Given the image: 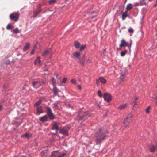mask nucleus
Here are the masks:
<instances>
[{
    "instance_id": "nucleus-1",
    "label": "nucleus",
    "mask_w": 157,
    "mask_h": 157,
    "mask_svg": "<svg viewBox=\"0 0 157 157\" xmlns=\"http://www.w3.org/2000/svg\"><path fill=\"white\" fill-rule=\"evenodd\" d=\"M105 127L104 126L101 127L98 129L97 132L94 134V138L97 144H100L107 137L105 134L106 131L105 130Z\"/></svg>"
},
{
    "instance_id": "nucleus-2",
    "label": "nucleus",
    "mask_w": 157,
    "mask_h": 157,
    "mask_svg": "<svg viewBox=\"0 0 157 157\" xmlns=\"http://www.w3.org/2000/svg\"><path fill=\"white\" fill-rule=\"evenodd\" d=\"M133 116L132 114L130 113L128 114L126 118L124 120V124L125 125V127H127L130 123L132 122Z\"/></svg>"
},
{
    "instance_id": "nucleus-3",
    "label": "nucleus",
    "mask_w": 157,
    "mask_h": 157,
    "mask_svg": "<svg viewBox=\"0 0 157 157\" xmlns=\"http://www.w3.org/2000/svg\"><path fill=\"white\" fill-rule=\"evenodd\" d=\"M70 127L68 125H66L63 127L59 130V133L65 136H67L69 135L68 131Z\"/></svg>"
},
{
    "instance_id": "nucleus-4",
    "label": "nucleus",
    "mask_w": 157,
    "mask_h": 157,
    "mask_svg": "<svg viewBox=\"0 0 157 157\" xmlns=\"http://www.w3.org/2000/svg\"><path fill=\"white\" fill-rule=\"evenodd\" d=\"M46 113L49 118L51 120H54L56 118L55 116L53 113L52 110L49 107H46Z\"/></svg>"
},
{
    "instance_id": "nucleus-5",
    "label": "nucleus",
    "mask_w": 157,
    "mask_h": 157,
    "mask_svg": "<svg viewBox=\"0 0 157 157\" xmlns=\"http://www.w3.org/2000/svg\"><path fill=\"white\" fill-rule=\"evenodd\" d=\"M132 43V41L131 40H130V42L128 44L124 39H122L121 41V44H120L119 47L121 48L123 47L127 46L129 48V51H130Z\"/></svg>"
},
{
    "instance_id": "nucleus-6",
    "label": "nucleus",
    "mask_w": 157,
    "mask_h": 157,
    "mask_svg": "<svg viewBox=\"0 0 157 157\" xmlns=\"http://www.w3.org/2000/svg\"><path fill=\"white\" fill-rule=\"evenodd\" d=\"M61 127V124L60 123L56 121L53 122L52 124V127L51 129L52 130H55L56 131H58L60 130V128Z\"/></svg>"
},
{
    "instance_id": "nucleus-7",
    "label": "nucleus",
    "mask_w": 157,
    "mask_h": 157,
    "mask_svg": "<svg viewBox=\"0 0 157 157\" xmlns=\"http://www.w3.org/2000/svg\"><path fill=\"white\" fill-rule=\"evenodd\" d=\"M19 15L18 13H13L10 15V18L11 21H13L14 22H16L18 20Z\"/></svg>"
},
{
    "instance_id": "nucleus-8",
    "label": "nucleus",
    "mask_w": 157,
    "mask_h": 157,
    "mask_svg": "<svg viewBox=\"0 0 157 157\" xmlns=\"http://www.w3.org/2000/svg\"><path fill=\"white\" fill-rule=\"evenodd\" d=\"M44 83V81L42 80L38 81H34L32 83V86L33 88L37 89Z\"/></svg>"
},
{
    "instance_id": "nucleus-9",
    "label": "nucleus",
    "mask_w": 157,
    "mask_h": 157,
    "mask_svg": "<svg viewBox=\"0 0 157 157\" xmlns=\"http://www.w3.org/2000/svg\"><path fill=\"white\" fill-rule=\"evenodd\" d=\"M103 97L104 100L107 102H110L112 100V96L110 94L105 93L104 94Z\"/></svg>"
},
{
    "instance_id": "nucleus-10",
    "label": "nucleus",
    "mask_w": 157,
    "mask_h": 157,
    "mask_svg": "<svg viewBox=\"0 0 157 157\" xmlns=\"http://www.w3.org/2000/svg\"><path fill=\"white\" fill-rule=\"evenodd\" d=\"M43 111L42 109V106H40L38 107L36 109V113H35L36 115H39L43 113Z\"/></svg>"
},
{
    "instance_id": "nucleus-11",
    "label": "nucleus",
    "mask_w": 157,
    "mask_h": 157,
    "mask_svg": "<svg viewBox=\"0 0 157 157\" xmlns=\"http://www.w3.org/2000/svg\"><path fill=\"white\" fill-rule=\"evenodd\" d=\"M48 117L47 115H45L42 117H40L39 120L42 122H45L48 121Z\"/></svg>"
},
{
    "instance_id": "nucleus-12",
    "label": "nucleus",
    "mask_w": 157,
    "mask_h": 157,
    "mask_svg": "<svg viewBox=\"0 0 157 157\" xmlns=\"http://www.w3.org/2000/svg\"><path fill=\"white\" fill-rule=\"evenodd\" d=\"M88 112H84L83 113V115H81L80 114H78L77 116V118L79 120H82L85 117L88 116Z\"/></svg>"
},
{
    "instance_id": "nucleus-13",
    "label": "nucleus",
    "mask_w": 157,
    "mask_h": 157,
    "mask_svg": "<svg viewBox=\"0 0 157 157\" xmlns=\"http://www.w3.org/2000/svg\"><path fill=\"white\" fill-rule=\"evenodd\" d=\"M128 11L126 10L124 12L122 13V19L123 20H125L127 17H129V16L127 14Z\"/></svg>"
},
{
    "instance_id": "nucleus-14",
    "label": "nucleus",
    "mask_w": 157,
    "mask_h": 157,
    "mask_svg": "<svg viewBox=\"0 0 157 157\" xmlns=\"http://www.w3.org/2000/svg\"><path fill=\"white\" fill-rule=\"evenodd\" d=\"M41 11V10H38L33 11V16L32 17H35L39 14Z\"/></svg>"
},
{
    "instance_id": "nucleus-15",
    "label": "nucleus",
    "mask_w": 157,
    "mask_h": 157,
    "mask_svg": "<svg viewBox=\"0 0 157 157\" xmlns=\"http://www.w3.org/2000/svg\"><path fill=\"white\" fill-rule=\"evenodd\" d=\"M51 51V49L46 50L43 52L42 53V56H44L48 55L50 52Z\"/></svg>"
},
{
    "instance_id": "nucleus-16",
    "label": "nucleus",
    "mask_w": 157,
    "mask_h": 157,
    "mask_svg": "<svg viewBox=\"0 0 157 157\" xmlns=\"http://www.w3.org/2000/svg\"><path fill=\"white\" fill-rule=\"evenodd\" d=\"M127 107V104L126 103L120 105L118 108L119 109L122 110Z\"/></svg>"
},
{
    "instance_id": "nucleus-17",
    "label": "nucleus",
    "mask_w": 157,
    "mask_h": 157,
    "mask_svg": "<svg viewBox=\"0 0 157 157\" xmlns=\"http://www.w3.org/2000/svg\"><path fill=\"white\" fill-rule=\"evenodd\" d=\"M40 56H38L37 58L35 60L34 62V64L35 65H36L37 64H39L40 65L41 64V61L40 60Z\"/></svg>"
},
{
    "instance_id": "nucleus-18",
    "label": "nucleus",
    "mask_w": 157,
    "mask_h": 157,
    "mask_svg": "<svg viewBox=\"0 0 157 157\" xmlns=\"http://www.w3.org/2000/svg\"><path fill=\"white\" fill-rule=\"evenodd\" d=\"M52 91L55 95H58V92L59 91V90L56 86H55L53 87Z\"/></svg>"
},
{
    "instance_id": "nucleus-19",
    "label": "nucleus",
    "mask_w": 157,
    "mask_h": 157,
    "mask_svg": "<svg viewBox=\"0 0 157 157\" xmlns=\"http://www.w3.org/2000/svg\"><path fill=\"white\" fill-rule=\"evenodd\" d=\"M30 45V44L29 43H27L24 47L23 50L24 51H25L28 50Z\"/></svg>"
},
{
    "instance_id": "nucleus-20",
    "label": "nucleus",
    "mask_w": 157,
    "mask_h": 157,
    "mask_svg": "<svg viewBox=\"0 0 157 157\" xmlns=\"http://www.w3.org/2000/svg\"><path fill=\"white\" fill-rule=\"evenodd\" d=\"M133 8L132 5L131 3H129L127 5L126 9V10L128 11L131 10Z\"/></svg>"
},
{
    "instance_id": "nucleus-21",
    "label": "nucleus",
    "mask_w": 157,
    "mask_h": 157,
    "mask_svg": "<svg viewBox=\"0 0 157 157\" xmlns=\"http://www.w3.org/2000/svg\"><path fill=\"white\" fill-rule=\"evenodd\" d=\"M59 151L58 150L54 151L52 153L50 157H56L57 155V152Z\"/></svg>"
},
{
    "instance_id": "nucleus-22",
    "label": "nucleus",
    "mask_w": 157,
    "mask_h": 157,
    "mask_svg": "<svg viewBox=\"0 0 157 157\" xmlns=\"http://www.w3.org/2000/svg\"><path fill=\"white\" fill-rule=\"evenodd\" d=\"M99 78L101 83L103 84L106 83V80L103 77H100Z\"/></svg>"
},
{
    "instance_id": "nucleus-23",
    "label": "nucleus",
    "mask_w": 157,
    "mask_h": 157,
    "mask_svg": "<svg viewBox=\"0 0 157 157\" xmlns=\"http://www.w3.org/2000/svg\"><path fill=\"white\" fill-rule=\"evenodd\" d=\"M25 137L27 138H29L30 137V136L28 133H26L21 136V138H24Z\"/></svg>"
},
{
    "instance_id": "nucleus-24",
    "label": "nucleus",
    "mask_w": 157,
    "mask_h": 157,
    "mask_svg": "<svg viewBox=\"0 0 157 157\" xmlns=\"http://www.w3.org/2000/svg\"><path fill=\"white\" fill-rule=\"evenodd\" d=\"M42 103V100L41 99H40L39 101L36 102L34 105L35 107H36L37 106L40 105Z\"/></svg>"
},
{
    "instance_id": "nucleus-25",
    "label": "nucleus",
    "mask_w": 157,
    "mask_h": 157,
    "mask_svg": "<svg viewBox=\"0 0 157 157\" xmlns=\"http://www.w3.org/2000/svg\"><path fill=\"white\" fill-rule=\"evenodd\" d=\"M157 148V145H153L150 148V151L151 152H153Z\"/></svg>"
},
{
    "instance_id": "nucleus-26",
    "label": "nucleus",
    "mask_w": 157,
    "mask_h": 157,
    "mask_svg": "<svg viewBox=\"0 0 157 157\" xmlns=\"http://www.w3.org/2000/svg\"><path fill=\"white\" fill-rule=\"evenodd\" d=\"M74 56L76 58H78L80 55V52H76L73 54Z\"/></svg>"
},
{
    "instance_id": "nucleus-27",
    "label": "nucleus",
    "mask_w": 157,
    "mask_h": 157,
    "mask_svg": "<svg viewBox=\"0 0 157 157\" xmlns=\"http://www.w3.org/2000/svg\"><path fill=\"white\" fill-rule=\"evenodd\" d=\"M13 32L17 34L20 32L21 31L18 29V28H16L15 29H14L13 31Z\"/></svg>"
},
{
    "instance_id": "nucleus-28",
    "label": "nucleus",
    "mask_w": 157,
    "mask_h": 157,
    "mask_svg": "<svg viewBox=\"0 0 157 157\" xmlns=\"http://www.w3.org/2000/svg\"><path fill=\"white\" fill-rule=\"evenodd\" d=\"M128 51L127 50H125L124 51H123L121 52V56H124L127 52Z\"/></svg>"
},
{
    "instance_id": "nucleus-29",
    "label": "nucleus",
    "mask_w": 157,
    "mask_h": 157,
    "mask_svg": "<svg viewBox=\"0 0 157 157\" xmlns=\"http://www.w3.org/2000/svg\"><path fill=\"white\" fill-rule=\"evenodd\" d=\"M76 48H79L80 44L79 43H75L74 44Z\"/></svg>"
},
{
    "instance_id": "nucleus-30",
    "label": "nucleus",
    "mask_w": 157,
    "mask_h": 157,
    "mask_svg": "<svg viewBox=\"0 0 157 157\" xmlns=\"http://www.w3.org/2000/svg\"><path fill=\"white\" fill-rule=\"evenodd\" d=\"M13 28V27L10 24H8L6 27V29L8 30L12 29Z\"/></svg>"
},
{
    "instance_id": "nucleus-31",
    "label": "nucleus",
    "mask_w": 157,
    "mask_h": 157,
    "mask_svg": "<svg viewBox=\"0 0 157 157\" xmlns=\"http://www.w3.org/2000/svg\"><path fill=\"white\" fill-rule=\"evenodd\" d=\"M86 45H82L80 48V50L81 51L84 50L86 47Z\"/></svg>"
},
{
    "instance_id": "nucleus-32",
    "label": "nucleus",
    "mask_w": 157,
    "mask_h": 157,
    "mask_svg": "<svg viewBox=\"0 0 157 157\" xmlns=\"http://www.w3.org/2000/svg\"><path fill=\"white\" fill-rule=\"evenodd\" d=\"M125 76V74H121L120 77V79L121 81H123Z\"/></svg>"
},
{
    "instance_id": "nucleus-33",
    "label": "nucleus",
    "mask_w": 157,
    "mask_h": 157,
    "mask_svg": "<svg viewBox=\"0 0 157 157\" xmlns=\"http://www.w3.org/2000/svg\"><path fill=\"white\" fill-rule=\"evenodd\" d=\"M84 59L83 60H80V64L82 66H83L84 64Z\"/></svg>"
},
{
    "instance_id": "nucleus-34",
    "label": "nucleus",
    "mask_w": 157,
    "mask_h": 157,
    "mask_svg": "<svg viewBox=\"0 0 157 157\" xmlns=\"http://www.w3.org/2000/svg\"><path fill=\"white\" fill-rule=\"evenodd\" d=\"M71 82L72 84H74L75 85H76L77 83V82L74 79H71Z\"/></svg>"
},
{
    "instance_id": "nucleus-35",
    "label": "nucleus",
    "mask_w": 157,
    "mask_h": 157,
    "mask_svg": "<svg viewBox=\"0 0 157 157\" xmlns=\"http://www.w3.org/2000/svg\"><path fill=\"white\" fill-rule=\"evenodd\" d=\"M98 94L99 96L101 97L102 96V94L101 91L100 90H98Z\"/></svg>"
},
{
    "instance_id": "nucleus-36",
    "label": "nucleus",
    "mask_w": 157,
    "mask_h": 157,
    "mask_svg": "<svg viewBox=\"0 0 157 157\" xmlns=\"http://www.w3.org/2000/svg\"><path fill=\"white\" fill-rule=\"evenodd\" d=\"M66 155V153H63L62 154L59 155L57 157H64Z\"/></svg>"
},
{
    "instance_id": "nucleus-37",
    "label": "nucleus",
    "mask_w": 157,
    "mask_h": 157,
    "mask_svg": "<svg viewBox=\"0 0 157 157\" xmlns=\"http://www.w3.org/2000/svg\"><path fill=\"white\" fill-rule=\"evenodd\" d=\"M56 0H50L49 1V2L50 4H52L56 2Z\"/></svg>"
},
{
    "instance_id": "nucleus-38",
    "label": "nucleus",
    "mask_w": 157,
    "mask_h": 157,
    "mask_svg": "<svg viewBox=\"0 0 157 157\" xmlns=\"http://www.w3.org/2000/svg\"><path fill=\"white\" fill-rule=\"evenodd\" d=\"M128 32L129 33H133L134 30L132 28H130L128 29Z\"/></svg>"
},
{
    "instance_id": "nucleus-39",
    "label": "nucleus",
    "mask_w": 157,
    "mask_h": 157,
    "mask_svg": "<svg viewBox=\"0 0 157 157\" xmlns=\"http://www.w3.org/2000/svg\"><path fill=\"white\" fill-rule=\"evenodd\" d=\"M67 78H64L62 79V82L63 83H65L67 82Z\"/></svg>"
},
{
    "instance_id": "nucleus-40",
    "label": "nucleus",
    "mask_w": 157,
    "mask_h": 157,
    "mask_svg": "<svg viewBox=\"0 0 157 157\" xmlns=\"http://www.w3.org/2000/svg\"><path fill=\"white\" fill-rule=\"evenodd\" d=\"M150 109V106H148L147 107V109H146V113H149V110Z\"/></svg>"
},
{
    "instance_id": "nucleus-41",
    "label": "nucleus",
    "mask_w": 157,
    "mask_h": 157,
    "mask_svg": "<svg viewBox=\"0 0 157 157\" xmlns=\"http://www.w3.org/2000/svg\"><path fill=\"white\" fill-rule=\"evenodd\" d=\"M145 0H141L140 1V3L141 5H146V3L145 2Z\"/></svg>"
},
{
    "instance_id": "nucleus-42",
    "label": "nucleus",
    "mask_w": 157,
    "mask_h": 157,
    "mask_svg": "<svg viewBox=\"0 0 157 157\" xmlns=\"http://www.w3.org/2000/svg\"><path fill=\"white\" fill-rule=\"evenodd\" d=\"M138 99V98L137 97L135 98V102H134V106H135V105H137V103H136V101Z\"/></svg>"
},
{
    "instance_id": "nucleus-43",
    "label": "nucleus",
    "mask_w": 157,
    "mask_h": 157,
    "mask_svg": "<svg viewBox=\"0 0 157 157\" xmlns=\"http://www.w3.org/2000/svg\"><path fill=\"white\" fill-rule=\"evenodd\" d=\"M34 53V49H33L31 52H30V54H31V55H33V54Z\"/></svg>"
},
{
    "instance_id": "nucleus-44",
    "label": "nucleus",
    "mask_w": 157,
    "mask_h": 157,
    "mask_svg": "<svg viewBox=\"0 0 157 157\" xmlns=\"http://www.w3.org/2000/svg\"><path fill=\"white\" fill-rule=\"evenodd\" d=\"M77 87L80 90H82V87L80 85H78L77 86Z\"/></svg>"
},
{
    "instance_id": "nucleus-45",
    "label": "nucleus",
    "mask_w": 157,
    "mask_h": 157,
    "mask_svg": "<svg viewBox=\"0 0 157 157\" xmlns=\"http://www.w3.org/2000/svg\"><path fill=\"white\" fill-rule=\"evenodd\" d=\"M154 98H155V100L156 101V103L157 104V95L155 97H154Z\"/></svg>"
},
{
    "instance_id": "nucleus-46",
    "label": "nucleus",
    "mask_w": 157,
    "mask_h": 157,
    "mask_svg": "<svg viewBox=\"0 0 157 157\" xmlns=\"http://www.w3.org/2000/svg\"><path fill=\"white\" fill-rule=\"evenodd\" d=\"M53 105H54V107L57 106V103H54Z\"/></svg>"
},
{
    "instance_id": "nucleus-47",
    "label": "nucleus",
    "mask_w": 157,
    "mask_h": 157,
    "mask_svg": "<svg viewBox=\"0 0 157 157\" xmlns=\"http://www.w3.org/2000/svg\"><path fill=\"white\" fill-rule=\"evenodd\" d=\"M54 75L56 76V77H57L58 76V74L57 73H55Z\"/></svg>"
},
{
    "instance_id": "nucleus-48",
    "label": "nucleus",
    "mask_w": 157,
    "mask_h": 157,
    "mask_svg": "<svg viewBox=\"0 0 157 157\" xmlns=\"http://www.w3.org/2000/svg\"><path fill=\"white\" fill-rule=\"evenodd\" d=\"M3 109V107L2 105H0V111Z\"/></svg>"
},
{
    "instance_id": "nucleus-49",
    "label": "nucleus",
    "mask_w": 157,
    "mask_h": 157,
    "mask_svg": "<svg viewBox=\"0 0 157 157\" xmlns=\"http://www.w3.org/2000/svg\"><path fill=\"white\" fill-rule=\"evenodd\" d=\"M60 102V101L59 100L57 101V104H58Z\"/></svg>"
},
{
    "instance_id": "nucleus-50",
    "label": "nucleus",
    "mask_w": 157,
    "mask_h": 157,
    "mask_svg": "<svg viewBox=\"0 0 157 157\" xmlns=\"http://www.w3.org/2000/svg\"><path fill=\"white\" fill-rule=\"evenodd\" d=\"M156 6H157V4H155L153 6V7H156Z\"/></svg>"
},
{
    "instance_id": "nucleus-51",
    "label": "nucleus",
    "mask_w": 157,
    "mask_h": 157,
    "mask_svg": "<svg viewBox=\"0 0 157 157\" xmlns=\"http://www.w3.org/2000/svg\"><path fill=\"white\" fill-rule=\"evenodd\" d=\"M96 81L97 83H98L99 82V79H96Z\"/></svg>"
},
{
    "instance_id": "nucleus-52",
    "label": "nucleus",
    "mask_w": 157,
    "mask_h": 157,
    "mask_svg": "<svg viewBox=\"0 0 157 157\" xmlns=\"http://www.w3.org/2000/svg\"><path fill=\"white\" fill-rule=\"evenodd\" d=\"M137 3H136L134 5L135 6H137Z\"/></svg>"
},
{
    "instance_id": "nucleus-53",
    "label": "nucleus",
    "mask_w": 157,
    "mask_h": 157,
    "mask_svg": "<svg viewBox=\"0 0 157 157\" xmlns=\"http://www.w3.org/2000/svg\"><path fill=\"white\" fill-rule=\"evenodd\" d=\"M95 17V16H93V17H91V18H94V17Z\"/></svg>"
},
{
    "instance_id": "nucleus-54",
    "label": "nucleus",
    "mask_w": 157,
    "mask_h": 157,
    "mask_svg": "<svg viewBox=\"0 0 157 157\" xmlns=\"http://www.w3.org/2000/svg\"><path fill=\"white\" fill-rule=\"evenodd\" d=\"M127 0H125L124 2V3H125L126 2V1Z\"/></svg>"
},
{
    "instance_id": "nucleus-55",
    "label": "nucleus",
    "mask_w": 157,
    "mask_h": 157,
    "mask_svg": "<svg viewBox=\"0 0 157 157\" xmlns=\"http://www.w3.org/2000/svg\"><path fill=\"white\" fill-rule=\"evenodd\" d=\"M132 103H133V102H131V103H130V104L131 105V104H132Z\"/></svg>"
},
{
    "instance_id": "nucleus-56",
    "label": "nucleus",
    "mask_w": 157,
    "mask_h": 157,
    "mask_svg": "<svg viewBox=\"0 0 157 157\" xmlns=\"http://www.w3.org/2000/svg\"><path fill=\"white\" fill-rule=\"evenodd\" d=\"M99 127V126H98V129L100 128V127Z\"/></svg>"
},
{
    "instance_id": "nucleus-57",
    "label": "nucleus",
    "mask_w": 157,
    "mask_h": 157,
    "mask_svg": "<svg viewBox=\"0 0 157 157\" xmlns=\"http://www.w3.org/2000/svg\"><path fill=\"white\" fill-rule=\"evenodd\" d=\"M156 4H157V0H156Z\"/></svg>"
},
{
    "instance_id": "nucleus-58",
    "label": "nucleus",
    "mask_w": 157,
    "mask_h": 157,
    "mask_svg": "<svg viewBox=\"0 0 157 157\" xmlns=\"http://www.w3.org/2000/svg\"><path fill=\"white\" fill-rule=\"evenodd\" d=\"M123 12V11H122L121 12V13H122Z\"/></svg>"
},
{
    "instance_id": "nucleus-59",
    "label": "nucleus",
    "mask_w": 157,
    "mask_h": 157,
    "mask_svg": "<svg viewBox=\"0 0 157 157\" xmlns=\"http://www.w3.org/2000/svg\"><path fill=\"white\" fill-rule=\"evenodd\" d=\"M89 61V59H88V61Z\"/></svg>"
}]
</instances>
